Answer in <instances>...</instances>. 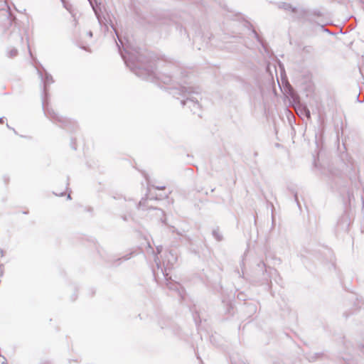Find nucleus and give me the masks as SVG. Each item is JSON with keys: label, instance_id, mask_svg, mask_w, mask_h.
I'll return each instance as SVG.
<instances>
[{"label": "nucleus", "instance_id": "f257e3e1", "mask_svg": "<svg viewBox=\"0 0 364 364\" xmlns=\"http://www.w3.org/2000/svg\"><path fill=\"white\" fill-rule=\"evenodd\" d=\"M28 213V210H25V211H22V213H23V214H27Z\"/></svg>", "mask_w": 364, "mask_h": 364}, {"label": "nucleus", "instance_id": "f03ea898", "mask_svg": "<svg viewBox=\"0 0 364 364\" xmlns=\"http://www.w3.org/2000/svg\"><path fill=\"white\" fill-rule=\"evenodd\" d=\"M12 55H16V51H14V53H12Z\"/></svg>", "mask_w": 364, "mask_h": 364}, {"label": "nucleus", "instance_id": "7ed1b4c3", "mask_svg": "<svg viewBox=\"0 0 364 364\" xmlns=\"http://www.w3.org/2000/svg\"><path fill=\"white\" fill-rule=\"evenodd\" d=\"M2 364H7V363H2Z\"/></svg>", "mask_w": 364, "mask_h": 364}]
</instances>
